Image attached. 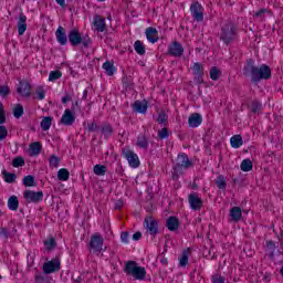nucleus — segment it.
Here are the masks:
<instances>
[{
    "instance_id": "obj_33",
    "label": "nucleus",
    "mask_w": 283,
    "mask_h": 283,
    "mask_svg": "<svg viewBox=\"0 0 283 283\" xmlns=\"http://www.w3.org/2000/svg\"><path fill=\"white\" fill-rule=\"evenodd\" d=\"M63 76V73L61 71H51L49 74V81L50 83H54V81H59Z\"/></svg>"
},
{
    "instance_id": "obj_23",
    "label": "nucleus",
    "mask_w": 283,
    "mask_h": 283,
    "mask_svg": "<svg viewBox=\"0 0 283 283\" xmlns=\"http://www.w3.org/2000/svg\"><path fill=\"white\" fill-rule=\"evenodd\" d=\"M177 165L178 167H191V161H189V157H187V155L181 154L177 157Z\"/></svg>"
},
{
    "instance_id": "obj_13",
    "label": "nucleus",
    "mask_w": 283,
    "mask_h": 283,
    "mask_svg": "<svg viewBox=\"0 0 283 283\" xmlns=\"http://www.w3.org/2000/svg\"><path fill=\"white\" fill-rule=\"evenodd\" d=\"M71 45H83L84 48H87L92 41L90 38H81V36H71L70 38Z\"/></svg>"
},
{
    "instance_id": "obj_16",
    "label": "nucleus",
    "mask_w": 283,
    "mask_h": 283,
    "mask_svg": "<svg viewBox=\"0 0 283 283\" xmlns=\"http://www.w3.org/2000/svg\"><path fill=\"white\" fill-rule=\"evenodd\" d=\"M147 101H136L133 104V108L135 112H137L138 114H146L147 113Z\"/></svg>"
},
{
    "instance_id": "obj_27",
    "label": "nucleus",
    "mask_w": 283,
    "mask_h": 283,
    "mask_svg": "<svg viewBox=\"0 0 283 283\" xmlns=\"http://www.w3.org/2000/svg\"><path fill=\"white\" fill-rule=\"evenodd\" d=\"M57 179L61 180L62 182L70 180V171H67V169L65 168H61L57 171Z\"/></svg>"
},
{
    "instance_id": "obj_17",
    "label": "nucleus",
    "mask_w": 283,
    "mask_h": 283,
    "mask_svg": "<svg viewBox=\"0 0 283 283\" xmlns=\"http://www.w3.org/2000/svg\"><path fill=\"white\" fill-rule=\"evenodd\" d=\"M18 94L23 97H28L30 95V83L20 82L18 86Z\"/></svg>"
},
{
    "instance_id": "obj_1",
    "label": "nucleus",
    "mask_w": 283,
    "mask_h": 283,
    "mask_svg": "<svg viewBox=\"0 0 283 283\" xmlns=\"http://www.w3.org/2000/svg\"><path fill=\"white\" fill-rule=\"evenodd\" d=\"M251 72L252 81H262V78H271V69L268 65H261L260 67H251L248 65L244 69V74Z\"/></svg>"
},
{
    "instance_id": "obj_31",
    "label": "nucleus",
    "mask_w": 283,
    "mask_h": 283,
    "mask_svg": "<svg viewBox=\"0 0 283 283\" xmlns=\"http://www.w3.org/2000/svg\"><path fill=\"white\" fill-rule=\"evenodd\" d=\"M251 169H253L251 159H243L241 163V171H251Z\"/></svg>"
},
{
    "instance_id": "obj_24",
    "label": "nucleus",
    "mask_w": 283,
    "mask_h": 283,
    "mask_svg": "<svg viewBox=\"0 0 283 283\" xmlns=\"http://www.w3.org/2000/svg\"><path fill=\"white\" fill-rule=\"evenodd\" d=\"M30 156H39L41 154V144L39 142L32 143L29 146Z\"/></svg>"
},
{
    "instance_id": "obj_58",
    "label": "nucleus",
    "mask_w": 283,
    "mask_h": 283,
    "mask_svg": "<svg viewBox=\"0 0 283 283\" xmlns=\"http://www.w3.org/2000/svg\"><path fill=\"white\" fill-rule=\"evenodd\" d=\"M140 238H143V234L140 232H136L133 234V240H139Z\"/></svg>"
},
{
    "instance_id": "obj_55",
    "label": "nucleus",
    "mask_w": 283,
    "mask_h": 283,
    "mask_svg": "<svg viewBox=\"0 0 283 283\" xmlns=\"http://www.w3.org/2000/svg\"><path fill=\"white\" fill-rule=\"evenodd\" d=\"M212 283H224V277H222V276H213Z\"/></svg>"
},
{
    "instance_id": "obj_48",
    "label": "nucleus",
    "mask_w": 283,
    "mask_h": 283,
    "mask_svg": "<svg viewBox=\"0 0 283 283\" xmlns=\"http://www.w3.org/2000/svg\"><path fill=\"white\" fill-rule=\"evenodd\" d=\"M6 138H8V128L0 126V140H6Z\"/></svg>"
},
{
    "instance_id": "obj_60",
    "label": "nucleus",
    "mask_w": 283,
    "mask_h": 283,
    "mask_svg": "<svg viewBox=\"0 0 283 283\" xmlns=\"http://www.w3.org/2000/svg\"><path fill=\"white\" fill-rule=\"evenodd\" d=\"M275 247V243L273 241L268 242V249H273Z\"/></svg>"
},
{
    "instance_id": "obj_64",
    "label": "nucleus",
    "mask_w": 283,
    "mask_h": 283,
    "mask_svg": "<svg viewBox=\"0 0 283 283\" xmlns=\"http://www.w3.org/2000/svg\"><path fill=\"white\" fill-rule=\"evenodd\" d=\"M99 3H103L105 0H97Z\"/></svg>"
},
{
    "instance_id": "obj_10",
    "label": "nucleus",
    "mask_w": 283,
    "mask_h": 283,
    "mask_svg": "<svg viewBox=\"0 0 283 283\" xmlns=\"http://www.w3.org/2000/svg\"><path fill=\"white\" fill-rule=\"evenodd\" d=\"M190 208L193 211H198L202 207V199L197 193H191L188 197Z\"/></svg>"
},
{
    "instance_id": "obj_30",
    "label": "nucleus",
    "mask_w": 283,
    "mask_h": 283,
    "mask_svg": "<svg viewBox=\"0 0 283 283\" xmlns=\"http://www.w3.org/2000/svg\"><path fill=\"white\" fill-rule=\"evenodd\" d=\"M40 126L42 127L43 132H48V129L52 127V117H43Z\"/></svg>"
},
{
    "instance_id": "obj_59",
    "label": "nucleus",
    "mask_w": 283,
    "mask_h": 283,
    "mask_svg": "<svg viewBox=\"0 0 283 283\" xmlns=\"http://www.w3.org/2000/svg\"><path fill=\"white\" fill-rule=\"evenodd\" d=\"M70 101H71V98H70V96H64V97H62V103L65 105V104H67V103H70Z\"/></svg>"
},
{
    "instance_id": "obj_54",
    "label": "nucleus",
    "mask_w": 283,
    "mask_h": 283,
    "mask_svg": "<svg viewBox=\"0 0 283 283\" xmlns=\"http://www.w3.org/2000/svg\"><path fill=\"white\" fill-rule=\"evenodd\" d=\"M67 36H81V33L78 32V30L73 29L69 32Z\"/></svg>"
},
{
    "instance_id": "obj_61",
    "label": "nucleus",
    "mask_w": 283,
    "mask_h": 283,
    "mask_svg": "<svg viewBox=\"0 0 283 283\" xmlns=\"http://www.w3.org/2000/svg\"><path fill=\"white\" fill-rule=\"evenodd\" d=\"M44 30V34H52V31H49L48 29H43Z\"/></svg>"
},
{
    "instance_id": "obj_6",
    "label": "nucleus",
    "mask_w": 283,
    "mask_h": 283,
    "mask_svg": "<svg viewBox=\"0 0 283 283\" xmlns=\"http://www.w3.org/2000/svg\"><path fill=\"white\" fill-rule=\"evenodd\" d=\"M61 269V261L53 259L43 264V272L46 274L54 273Z\"/></svg>"
},
{
    "instance_id": "obj_51",
    "label": "nucleus",
    "mask_w": 283,
    "mask_h": 283,
    "mask_svg": "<svg viewBox=\"0 0 283 283\" xmlns=\"http://www.w3.org/2000/svg\"><path fill=\"white\" fill-rule=\"evenodd\" d=\"M55 36H67V34H65V29L60 25L55 31Z\"/></svg>"
},
{
    "instance_id": "obj_42",
    "label": "nucleus",
    "mask_w": 283,
    "mask_h": 283,
    "mask_svg": "<svg viewBox=\"0 0 283 283\" xmlns=\"http://www.w3.org/2000/svg\"><path fill=\"white\" fill-rule=\"evenodd\" d=\"M210 78L212 81H218L220 78V70H218V67H212L210 70Z\"/></svg>"
},
{
    "instance_id": "obj_45",
    "label": "nucleus",
    "mask_w": 283,
    "mask_h": 283,
    "mask_svg": "<svg viewBox=\"0 0 283 283\" xmlns=\"http://www.w3.org/2000/svg\"><path fill=\"white\" fill-rule=\"evenodd\" d=\"M6 123V108L3 107V103L0 102V125Z\"/></svg>"
},
{
    "instance_id": "obj_44",
    "label": "nucleus",
    "mask_w": 283,
    "mask_h": 283,
    "mask_svg": "<svg viewBox=\"0 0 283 283\" xmlns=\"http://www.w3.org/2000/svg\"><path fill=\"white\" fill-rule=\"evenodd\" d=\"M12 165L13 167H23V165H25V160L23 159V157H17L13 159Z\"/></svg>"
},
{
    "instance_id": "obj_2",
    "label": "nucleus",
    "mask_w": 283,
    "mask_h": 283,
    "mask_svg": "<svg viewBox=\"0 0 283 283\" xmlns=\"http://www.w3.org/2000/svg\"><path fill=\"white\" fill-rule=\"evenodd\" d=\"M125 273L134 277V280L143 281L147 277V270L134 261H128L126 263Z\"/></svg>"
},
{
    "instance_id": "obj_46",
    "label": "nucleus",
    "mask_w": 283,
    "mask_h": 283,
    "mask_svg": "<svg viewBox=\"0 0 283 283\" xmlns=\"http://www.w3.org/2000/svg\"><path fill=\"white\" fill-rule=\"evenodd\" d=\"M35 94L40 101H43V98H45V88L38 87Z\"/></svg>"
},
{
    "instance_id": "obj_29",
    "label": "nucleus",
    "mask_w": 283,
    "mask_h": 283,
    "mask_svg": "<svg viewBox=\"0 0 283 283\" xmlns=\"http://www.w3.org/2000/svg\"><path fill=\"white\" fill-rule=\"evenodd\" d=\"M134 49H135V52L137 54H139V56H143L145 54V52H146L145 44H143V42H140V41H136L135 42Z\"/></svg>"
},
{
    "instance_id": "obj_4",
    "label": "nucleus",
    "mask_w": 283,
    "mask_h": 283,
    "mask_svg": "<svg viewBox=\"0 0 283 283\" xmlns=\"http://www.w3.org/2000/svg\"><path fill=\"white\" fill-rule=\"evenodd\" d=\"M123 155L128 161L129 167L133 169H138L140 167V159L138 158V155L129 149L123 150Z\"/></svg>"
},
{
    "instance_id": "obj_5",
    "label": "nucleus",
    "mask_w": 283,
    "mask_h": 283,
    "mask_svg": "<svg viewBox=\"0 0 283 283\" xmlns=\"http://www.w3.org/2000/svg\"><path fill=\"white\" fill-rule=\"evenodd\" d=\"M103 237H101V234L95 233L91 237V249H93V251L101 253V251H103Z\"/></svg>"
},
{
    "instance_id": "obj_9",
    "label": "nucleus",
    "mask_w": 283,
    "mask_h": 283,
    "mask_svg": "<svg viewBox=\"0 0 283 283\" xmlns=\"http://www.w3.org/2000/svg\"><path fill=\"white\" fill-rule=\"evenodd\" d=\"M93 25L97 32H105L107 24L105 23V18L101 14H95L93 17Z\"/></svg>"
},
{
    "instance_id": "obj_21",
    "label": "nucleus",
    "mask_w": 283,
    "mask_h": 283,
    "mask_svg": "<svg viewBox=\"0 0 283 283\" xmlns=\"http://www.w3.org/2000/svg\"><path fill=\"white\" fill-rule=\"evenodd\" d=\"M103 70L105 71L107 76H114L116 74V72H118V70L112 62H105L103 64Z\"/></svg>"
},
{
    "instance_id": "obj_52",
    "label": "nucleus",
    "mask_w": 283,
    "mask_h": 283,
    "mask_svg": "<svg viewBox=\"0 0 283 283\" xmlns=\"http://www.w3.org/2000/svg\"><path fill=\"white\" fill-rule=\"evenodd\" d=\"M120 240H122V242H129V233L128 232H122Z\"/></svg>"
},
{
    "instance_id": "obj_50",
    "label": "nucleus",
    "mask_w": 283,
    "mask_h": 283,
    "mask_svg": "<svg viewBox=\"0 0 283 283\" xmlns=\"http://www.w3.org/2000/svg\"><path fill=\"white\" fill-rule=\"evenodd\" d=\"M157 120H158V123H159L160 125H164V123H167V114L160 113V114L158 115Z\"/></svg>"
},
{
    "instance_id": "obj_15",
    "label": "nucleus",
    "mask_w": 283,
    "mask_h": 283,
    "mask_svg": "<svg viewBox=\"0 0 283 283\" xmlns=\"http://www.w3.org/2000/svg\"><path fill=\"white\" fill-rule=\"evenodd\" d=\"M168 52L172 56H182V52H185V49H182V45H180V43L174 42L172 44H170Z\"/></svg>"
},
{
    "instance_id": "obj_25",
    "label": "nucleus",
    "mask_w": 283,
    "mask_h": 283,
    "mask_svg": "<svg viewBox=\"0 0 283 283\" xmlns=\"http://www.w3.org/2000/svg\"><path fill=\"white\" fill-rule=\"evenodd\" d=\"M167 227H168L169 231H176V229H178L180 227V222L178 221V219L176 217H170L167 220Z\"/></svg>"
},
{
    "instance_id": "obj_11",
    "label": "nucleus",
    "mask_w": 283,
    "mask_h": 283,
    "mask_svg": "<svg viewBox=\"0 0 283 283\" xmlns=\"http://www.w3.org/2000/svg\"><path fill=\"white\" fill-rule=\"evenodd\" d=\"M75 120H76V117L74 116L73 112L70 109H65L61 118L62 125H66V126L74 125Z\"/></svg>"
},
{
    "instance_id": "obj_32",
    "label": "nucleus",
    "mask_w": 283,
    "mask_h": 283,
    "mask_svg": "<svg viewBox=\"0 0 283 283\" xmlns=\"http://www.w3.org/2000/svg\"><path fill=\"white\" fill-rule=\"evenodd\" d=\"M93 171L96 176H105V174L107 171V167H105L103 165H95L93 168Z\"/></svg>"
},
{
    "instance_id": "obj_8",
    "label": "nucleus",
    "mask_w": 283,
    "mask_h": 283,
    "mask_svg": "<svg viewBox=\"0 0 283 283\" xmlns=\"http://www.w3.org/2000/svg\"><path fill=\"white\" fill-rule=\"evenodd\" d=\"M24 198L28 200V202H41L43 200V192L42 191H32V190H27L24 192Z\"/></svg>"
},
{
    "instance_id": "obj_38",
    "label": "nucleus",
    "mask_w": 283,
    "mask_h": 283,
    "mask_svg": "<svg viewBox=\"0 0 283 283\" xmlns=\"http://www.w3.org/2000/svg\"><path fill=\"white\" fill-rule=\"evenodd\" d=\"M59 163H61V159H59V157H56V155H52L49 159L51 169L59 167Z\"/></svg>"
},
{
    "instance_id": "obj_56",
    "label": "nucleus",
    "mask_w": 283,
    "mask_h": 283,
    "mask_svg": "<svg viewBox=\"0 0 283 283\" xmlns=\"http://www.w3.org/2000/svg\"><path fill=\"white\" fill-rule=\"evenodd\" d=\"M55 2L57 3V6L62 7L63 10H65V8H67L65 0H55Z\"/></svg>"
},
{
    "instance_id": "obj_62",
    "label": "nucleus",
    "mask_w": 283,
    "mask_h": 283,
    "mask_svg": "<svg viewBox=\"0 0 283 283\" xmlns=\"http://www.w3.org/2000/svg\"><path fill=\"white\" fill-rule=\"evenodd\" d=\"M198 83H202V78L201 77H198Z\"/></svg>"
},
{
    "instance_id": "obj_57",
    "label": "nucleus",
    "mask_w": 283,
    "mask_h": 283,
    "mask_svg": "<svg viewBox=\"0 0 283 283\" xmlns=\"http://www.w3.org/2000/svg\"><path fill=\"white\" fill-rule=\"evenodd\" d=\"M149 43H157L158 42V36H148L147 38Z\"/></svg>"
},
{
    "instance_id": "obj_26",
    "label": "nucleus",
    "mask_w": 283,
    "mask_h": 283,
    "mask_svg": "<svg viewBox=\"0 0 283 283\" xmlns=\"http://www.w3.org/2000/svg\"><path fill=\"white\" fill-rule=\"evenodd\" d=\"M266 14H271V11L269 9L262 8L259 11H256L253 17L254 19H258L259 21H264L266 19Z\"/></svg>"
},
{
    "instance_id": "obj_63",
    "label": "nucleus",
    "mask_w": 283,
    "mask_h": 283,
    "mask_svg": "<svg viewBox=\"0 0 283 283\" xmlns=\"http://www.w3.org/2000/svg\"><path fill=\"white\" fill-rule=\"evenodd\" d=\"M221 39H222V41L227 42V39H228V38H221Z\"/></svg>"
},
{
    "instance_id": "obj_35",
    "label": "nucleus",
    "mask_w": 283,
    "mask_h": 283,
    "mask_svg": "<svg viewBox=\"0 0 283 283\" xmlns=\"http://www.w3.org/2000/svg\"><path fill=\"white\" fill-rule=\"evenodd\" d=\"M2 176L4 178V181L9 182V184H12L17 180V175L14 174H10L6 170L2 171Z\"/></svg>"
},
{
    "instance_id": "obj_43",
    "label": "nucleus",
    "mask_w": 283,
    "mask_h": 283,
    "mask_svg": "<svg viewBox=\"0 0 283 283\" xmlns=\"http://www.w3.org/2000/svg\"><path fill=\"white\" fill-rule=\"evenodd\" d=\"M24 187H34V177L33 176H27L23 179Z\"/></svg>"
},
{
    "instance_id": "obj_22",
    "label": "nucleus",
    "mask_w": 283,
    "mask_h": 283,
    "mask_svg": "<svg viewBox=\"0 0 283 283\" xmlns=\"http://www.w3.org/2000/svg\"><path fill=\"white\" fill-rule=\"evenodd\" d=\"M230 145L233 147V149H240L242 145H244V142L242 140V136L234 135L230 138Z\"/></svg>"
},
{
    "instance_id": "obj_3",
    "label": "nucleus",
    "mask_w": 283,
    "mask_h": 283,
    "mask_svg": "<svg viewBox=\"0 0 283 283\" xmlns=\"http://www.w3.org/2000/svg\"><path fill=\"white\" fill-rule=\"evenodd\" d=\"M190 13L193 21H197V23H202L205 21V8L200 2L196 1L191 3Z\"/></svg>"
},
{
    "instance_id": "obj_20",
    "label": "nucleus",
    "mask_w": 283,
    "mask_h": 283,
    "mask_svg": "<svg viewBox=\"0 0 283 283\" xmlns=\"http://www.w3.org/2000/svg\"><path fill=\"white\" fill-rule=\"evenodd\" d=\"M7 207L10 211H17V209H19V198L14 195L9 197Z\"/></svg>"
},
{
    "instance_id": "obj_34",
    "label": "nucleus",
    "mask_w": 283,
    "mask_h": 283,
    "mask_svg": "<svg viewBox=\"0 0 283 283\" xmlns=\"http://www.w3.org/2000/svg\"><path fill=\"white\" fill-rule=\"evenodd\" d=\"M189 263V250L184 251L181 258L179 259L180 266H187Z\"/></svg>"
},
{
    "instance_id": "obj_14",
    "label": "nucleus",
    "mask_w": 283,
    "mask_h": 283,
    "mask_svg": "<svg viewBox=\"0 0 283 283\" xmlns=\"http://www.w3.org/2000/svg\"><path fill=\"white\" fill-rule=\"evenodd\" d=\"M188 125L192 128L200 127V125H202V115L198 113L190 115L188 118Z\"/></svg>"
},
{
    "instance_id": "obj_41",
    "label": "nucleus",
    "mask_w": 283,
    "mask_h": 283,
    "mask_svg": "<svg viewBox=\"0 0 283 283\" xmlns=\"http://www.w3.org/2000/svg\"><path fill=\"white\" fill-rule=\"evenodd\" d=\"M145 35L146 36H158V29L154 28V27H148L145 30Z\"/></svg>"
},
{
    "instance_id": "obj_12",
    "label": "nucleus",
    "mask_w": 283,
    "mask_h": 283,
    "mask_svg": "<svg viewBox=\"0 0 283 283\" xmlns=\"http://www.w3.org/2000/svg\"><path fill=\"white\" fill-rule=\"evenodd\" d=\"M145 226L150 235H156V233H158V222L153 218H147L145 220Z\"/></svg>"
},
{
    "instance_id": "obj_40",
    "label": "nucleus",
    "mask_w": 283,
    "mask_h": 283,
    "mask_svg": "<svg viewBox=\"0 0 283 283\" xmlns=\"http://www.w3.org/2000/svg\"><path fill=\"white\" fill-rule=\"evenodd\" d=\"M191 70L195 76H202V65H200V63H195Z\"/></svg>"
},
{
    "instance_id": "obj_36",
    "label": "nucleus",
    "mask_w": 283,
    "mask_h": 283,
    "mask_svg": "<svg viewBox=\"0 0 283 283\" xmlns=\"http://www.w3.org/2000/svg\"><path fill=\"white\" fill-rule=\"evenodd\" d=\"M216 184L219 189H227V179H224V176H218L216 179Z\"/></svg>"
},
{
    "instance_id": "obj_18",
    "label": "nucleus",
    "mask_w": 283,
    "mask_h": 283,
    "mask_svg": "<svg viewBox=\"0 0 283 283\" xmlns=\"http://www.w3.org/2000/svg\"><path fill=\"white\" fill-rule=\"evenodd\" d=\"M25 21H28V17L20 15V20L18 22V34L20 36H23V34H25V30H28V24Z\"/></svg>"
},
{
    "instance_id": "obj_47",
    "label": "nucleus",
    "mask_w": 283,
    "mask_h": 283,
    "mask_svg": "<svg viewBox=\"0 0 283 283\" xmlns=\"http://www.w3.org/2000/svg\"><path fill=\"white\" fill-rule=\"evenodd\" d=\"M158 137L161 139L169 138V130L167 128L158 130Z\"/></svg>"
},
{
    "instance_id": "obj_53",
    "label": "nucleus",
    "mask_w": 283,
    "mask_h": 283,
    "mask_svg": "<svg viewBox=\"0 0 283 283\" xmlns=\"http://www.w3.org/2000/svg\"><path fill=\"white\" fill-rule=\"evenodd\" d=\"M57 43L65 45L67 43V36H57Z\"/></svg>"
},
{
    "instance_id": "obj_37",
    "label": "nucleus",
    "mask_w": 283,
    "mask_h": 283,
    "mask_svg": "<svg viewBox=\"0 0 283 283\" xmlns=\"http://www.w3.org/2000/svg\"><path fill=\"white\" fill-rule=\"evenodd\" d=\"M44 247L48 251H52L56 247V241H54V238H49L44 241Z\"/></svg>"
},
{
    "instance_id": "obj_19",
    "label": "nucleus",
    "mask_w": 283,
    "mask_h": 283,
    "mask_svg": "<svg viewBox=\"0 0 283 283\" xmlns=\"http://www.w3.org/2000/svg\"><path fill=\"white\" fill-rule=\"evenodd\" d=\"M230 218L233 222H240V220H242V209H240V207H233L230 210Z\"/></svg>"
},
{
    "instance_id": "obj_28",
    "label": "nucleus",
    "mask_w": 283,
    "mask_h": 283,
    "mask_svg": "<svg viewBox=\"0 0 283 283\" xmlns=\"http://www.w3.org/2000/svg\"><path fill=\"white\" fill-rule=\"evenodd\" d=\"M23 114H24L23 105L15 104L13 106V116H14V118H21V116H23Z\"/></svg>"
},
{
    "instance_id": "obj_39",
    "label": "nucleus",
    "mask_w": 283,
    "mask_h": 283,
    "mask_svg": "<svg viewBox=\"0 0 283 283\" xmlns=\"http://www.w3.org/2000/svg\"><path fill=\"white\" fill-rule=\"evenodd\" d=\"M147 137L140 136L137 138V146L140 147V149H147L148 146Z\"/></svg>"
},
{
    "instance_id": "obj_7",
    "label": "nucleus",
    "mask_w": 283,
    "mask_h": 283,
    "mask_svg": "<svg viewBox=\"0 0 283 283\" xmlns=\"http://www.w3.org/2000/svg\"><path fill=\"white\" fill-rule=\"evenodd\" d=\"M222 36H235L238 34V25L233 22H227L221 28Z\"/></svg>"
},
{
    "instance_id": "obj_49",
    "label": "nucleus",
    "mask_w": 283,
    "mask_h": 283,
    "mask_svg": "<svg viewBox=\"0 0 283 283\" xmlns=\"http://www.w3.org/2000/svg\"><path fill=\"white\" fill-rule=\"evenodd\" d=\"M8 94H10V87L6 85L0 86V96L6 97Z\"/></svg>"
}]
</instances>
